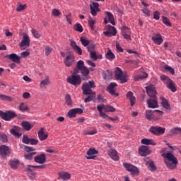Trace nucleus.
<instances>
[{"label":"nucleus","instance_id":"1","mask_svg":"<svg viewBox=\"0 0 181 181\" xmlns=\"http://www.w3.org/2000/svg\"><path fill=\"white\" fill-rule=\"evenodd\" d=\"M161 156L164 158V163L167 168L170 170H175L177 168V163L179 161L177 160V158L173 155L171 152H163L161 154Z\"/></svg>","mask_w":181,"mask_h":181},{"label":"nucleus","instance_id":"2","mask_svg":"<svg viewBox=\"0 0 181 181\" xmlns=\"http://www.w3.org/2000/svg\"><path fill=\"white\" fill-rule=\"evenodd\" d=\"M81 88L84 95H95V92L93 91L92 89L95 88V82L94 81L85 82L83 83Z\"/></svg>","mask_w":181,"mask_h":181},{"label":"nucleus","instance_id":"3","mask_svg":"<svg viewBox=\"0 0 181 181\" xmlns=\"http://www.w3.org/2000/svg\"><path fill=\"white\" fill-rule=\"evenodd\" d=\"M163 115V112L159 110H146L145 118L148 121H152V119H160V118Z\"/></svg>","mask_w":181,"mask_h":181},{"label":"nucleus","instance_id":"4","mask_svg":"<svg viewBox=\"0 0 181 181\" xmlns=\"http://www.w3.org/2000/svg\"><path fill=\"white\" fill-rule=\"evenodd\" d=\"M160 80L164 83V84H166L167 88L170 90V91L173 93H176V91H177V88H176L174 81L170 79L169 77L166 76L165 75H162L160 76Z\"/></svg>","mask_w":181,"mask_h":181},{"label":"nucleus","instance_id":"5","mask_svg":"<svg viewBox=\"0 0 181 181\" xmlns=\"http://www.w3.org/2000/svg\"><path fill=\"white\" fill-rule=\"evenodd\" d=\"M123 166L127 172H129L131 173L132 176H135V175H139V169L136 166L129 163H124Z\"/></svg>","mask_w":181,"mask_h":181},{"label":"nucleus","instance_id":"6","mask_svg":"<svg viewBox=\"0 0 181 181\" xmlns=\"http://www.w3.org/2000/svg\"><path fill=\"white\" fill-rule=\"evenodd\" d=\"M66 81L69 83V84H71L75 87L77 86H81V76H80V75H71V76L67 78Z\"/></svg>","mask_w":181,"mask_h":181},{"label":"nucleus","instance_id":"7","mask_svg":"<svg viewBox=\"0 0 181 181\" xmlns=\"http://www.w3.org/2000/svg\"><path fill=\"white\" fill-rule=\"evenodd\" d=\"M115 77L116 80H120L122 84L127 83V74H124L120 68H116L115 71Z\"/></svg>","mask_w":181,"mask_h":181},{"label":"nucleus","instance_id":"8","mask_svg":"<svg viewBox=\"0 0 181 181\" xmlns=\"http://www.w3.org/2000/svg\"><path fill=\"white\" fill-rule=\"evenodd\" d=\"M0 117L4 121H11L12 118L18 117V115L15 112L8 111L7 112H4V111L0 110Z\"/></svg>","mask_w":181,"mask_h":181},{"label":"nucleus","instance_id":"9","mask_svg":"<svg viewBox=\"0 0 181 181\" xmlns=\"http://www.w3.org/2000/svg\"><path fill=\"white\" fill-rule=\"evenodd\" d=\"M75 62L76 58L74 57V54L71 52H69L64 60V63L66 67H71V66L74 64Z\"/></svg>","mask_w":181,"mask_h":181},{"label":"nucleus","instance_id":"10","mask_svg":"<svg viewBox=\"0 0 181 181\" xmlns=\"http://www.w3.org/2000/svg\"><path fill=\"white\" fill-rule=\"evenodd\" d=\"M19 46L21 50H25V49L29 47L30 46V39L29 38V35L25 34L23 36V40L20 42Z\"/></svg>","mask_w":181,"mask_h":181},{"label":"nucleus","instance_id":"11","mask_svg":"<svg viewBox=\"0 0 181 181\" xmlns=\"http://www.w3.org/2000/svg\"><path fill=\"white\" fill-rule=\"evenodd\" d=\"M106 29L107 31L103 32V35H105V36H107V37H111V36L117 35V29H115V27L111 25H107L106 26Z\"/></svg>","mask_w":181,"mask_h":181},{"label":"nucleus","instance_id":"12","mask_svg":"<svg viewBox=\"0 0 181 181\" xmlns=\"http://www.w3.org/2000/svg\"><path fill=\"white\" fill-rule=\"evenodd\" d=\"M165 129L161 127L153 126L150 128L149 132L153 135H163L165 134Z\"/></svg>","mask_w":181,"mask_h":181},{"label":"nucleus","instance_id":"13","mask_svg":"<svg viewBox=\"0 0 181 181\" xmlns=\"http://www.w3.org/2000/svg\"><path fill=\"white\" fill-rule=\"evenodd\" d=\"M118 85L116 83H110L108 87L107 88V91L110 93L111 95H113V97H118L119 94L117 93V90L115 89V87H117Z\"/></svg>","mask_w":181,"mask_h":181},{"label":"nucleus","instance_id":"14","mask_svg":"<svg viewBox=\"0 0 181 181\" xmlns=\"http://www.w3.org/2000/svg\"><path fill=\"white\" fill-rule=\"evenodd\" d=\"M69 42L70 46L72 47L74 52L77 53V54H78L79 56H81V54H83V49H81L80 46L77 45L76 41L73 40L72 39H70Z\"/></svg>","mask_w":181,"mask_h":181},{"label":"nucleus","instance_id":"15","mask_svg":"<svg viewBox=\"0 0 181 181\" xmlns=\"http://www.w3.org/2000/svg\"><path fill=\"white\" fill-rule=\"evenodd\" d=\"M77 114L81 115L83 114V109L81 108H74L70 110L67 113V117L69 118H76Z\"/></svg>","mask_w":181,"mask_h":181},{"label":"nucleus","instance_id":"16","mask_svg":"<svg viewBox=\"0 0 181 181\" xmlns=\"http://www.w3.org/2000/svg\"><path fill=\"white\" fill-rule=\"evenodd\" d=\"M146 90L151 98H156V89L155 88V86L149 85L148 86H146Z\"/></svg>","mask_w":181,"mask_h":181},{"label":"nucleus","instance_id":"17","mask_svg":"<svg viewBox=\"0 0 181 181\" xmlns=\"http://www.w3.org/2000/svg\"><path fill=\"white\" fill-rule=\"evenodd\" d=\"M86 159H95L97 155H98V151L94 148H90L86 152Z\"/></svg>","mask_w":181,"mask_h":181},{"label":"nucleus","instance_id":"18","mask_svg":"<svg viewBox=\"0 0 181 181\" xmlns=\"http://www.w3.org/2000/svg\"><path fill=\"white\" fill-rule=\"evenodd\" d=\"M148 107V108H158L159 104L158 103L157 98H151L147 100Z\"/></svg>","mask_w":181,"mask_h":181},{"label":"nucleus","instance_id":"19","mask_svg":"<svg viewBox=\"0 0 181 181\" xmlns=\"http://www.w3.org/2000/svg\"><path fill=\"white\" fill-rule=\"evenodd\" d=\"M81 74H82V80L86 81L90 78V69L87 66H83L81 70Z\"/></svg>","mask_w":181,"mask_h":181},{"label":"nucleus","instance_id":"20","mask_svg":"<svg viewBox=\"0 0 181 181\" xmlns=\"http://www.w3.org/2000/svg\"><path fill=\"white\" fill-rule=\"evenodd\" d=\"M139 153L141 156H148L151 153V150L146 146H141L139 148Z\"/></svg>","mask_w":181,"mask_h":181},{"label":"nucleus","instance_id":"21","mask_svg":"<svg viewBox=\"0 0 181 181\" xmlns=\"http://www.w3.org/2000/svg\"><path fill=\"white\" fill-rule=\"evenodd\" d=\"M5 57L9 59V60H11V62H13V63H17L18 64H21V57L15 53L7 54L5 56Z\"/></svg>","mask_w":181,"mask_h":181},{"label":"nucleus","instance_id":"22","mask_svg":"<svg viewBox=\"0 0 181 181\" xmlns=\"http://www.w3.org/2000/svg\"><path fill=\"white\" fill-rule=\"evenodd\" d=\"M34 160L36 162V163L43 165V163H46V155L45 153H41L38 156H36L34 158Z\"/></svg>","mask_w":181,"mask_h":181},{"label":"nucleus","instance_id":"23","mask_svg":"<svg viewBox=\"0 0 181 181\" xmlns=\"http://www.w3.org/2000/svg\"><path fill=\"white\" fill-rule=\"evenodd\" d=\"M100 4L98 3H93L90 5V13L93 16H97V12H100V8H98Z\"/></svg>","mask_w":181,"mask_h":181},{"label":"nucleus","instance_id":"24","mask_svg":"<svg viewBox=\"0 0 181 181\" xmlns=\"http://www.w3.org/2000/svg\"><path fill=\"white\" fill-rule=\"evenodd\" d=\"M8 153H11V151H9V146L3 145L0 146V155L3 158H6L8 156Z\"/></svg>","mask_w":181,"mask_h":181},{"label":"nucleus","instance_id":"25","mask_svg":"<svg viewBox=\"0 0 181 181\" xmlns=\"http://www.w3.org/2000/svg\"><path fill=\"white\" fill-rule=\"evenodd\" d=\"M37 135L40 141H46L49 136V134L45 133V128L43 127H41L37 132Z\"/></svg>","mask_w":181,"mask_h":181},{"label":"nucleus","instance_id":"26","mask_svg":"<svg viewBox=\"0 0 181 181\" xmlns=\"http://www.w3.org/2000/svg\"><path fill=\"white\" fill-rule=\"evenodd\" d=\"M107 155L112 159V160H119V156H118V152L115 150L111 148L108 150Z\"/></svg>","mask_w":181,"mask_h":181},{"label":"nucleus","instance_id":"27","mask_svg":"<svg viewBox=\"0 0 181 181\" xmlns=\"http://www.w3.org/2000/svg\"><path fill=\"white\" fill-rule=\"evenodd\" d=\"M144 162H146V165L150 168V170L151 172H155L158 169L156 165H155V163L152 161V160L149 159V158H146L144 159Z\"/></svg>","mask_w":181,"mask_h":181},{"label":"nucleus","instance_id":"28","mask_svg":"<svg viewBox=\"0 0 181 181\" xmlns=\"http://www.w3.org/2000/svg\"><path fill=\"white\" fill-rule=\"evenodd\" d=\"M19 131H21V128L18 126H14L13 128L10 130V132L13 135V136L21 138V136H22V134L19 133Z\"/></svg>","mask_w":181,"mask_h":181},{"label":"nucleus","instance_id":"29","mask_svg":"<svg viewBox=\"0 0 181 181\" xmlns=\"http://www.w3.org/2000/svg\"><path fill=\"white\" fill-rule=\"evenodd\" d=\"M127 98L129 100L132 107H134L135 103H136V99L134 96V93L132 91H129L127 94Z\"/></svg>","mask_w":181,"mask_h":181},{"label":"nucleus","instance_id":"30","mask_svg":"<svg viewBox=\"0 0 181 181\" xmlns=\"http://www.w3.org/2000/svg\"><path fill=\"white\" fill-rule=\"evenodd\" d=\"M152 40H153L154 43L156 45H162L163 42V39H162V36L160 34H156V36L152 37Z\"/></svg>","mask_w":181,"mask_h":181},{"label":"nucleus","instance_id":"31","mask_svg":"<svg viewBox=\"0 0 181 181\" xmlns=\"http://www.w3.org/2000/svg\"><path fill=\"white\" fill-rule=\"evenodd\" d=\"M58 175L62 180H69L70 177H71V175L69 173H66L64 171L58 173Z\"/></svg>","mask_w":181,"mask_h":181},{"label":"nucleus","instance_id":"32","mask_svg":"<svg viewBox=\"0 0 181 181\" xmlns=\"http://www.w3.org/2000/svg\"><path fill=\"white\" fill-rule=\"evenodd\" d=\"M98 111L99 112V115L102 118H107L108 115L103 112V110H104V104H100L97 106Z\"/></svg>","mask_w":181,"mask_h":181},{"label":"nucleus","instance_id":"33","mask_svg":"<svg viewBox=\"0 0 181 181\" xmlns=\"http://www.w3.org/2000/svg\"><path fill=\"white\" fill-rule=\"evenodd\" d=\"M161 100V105L163 107V108H165V110H170V105L169 104V102L166 98L164 97L160 98Z\"/></svg>","mask_w":181,"mask_h":181},{"label":"nucleus","instance_id":"34","mask_svg":"<svg viewBox=\"0 0 181 181\" xmlns=\"http://www.w3.org/2000/svg\"><path fill=\"white\" fill-rule=\"evenodd\" d=\"M49 84L50 78H49V76H46V78L40 83V88H45V87L49 86Z\"/></svg>","mask_w":181,"mask_h":181},{"label":"nucleus","instance_id":"35","mask_svg":"<svg viewBox=\"0 0 181 181\" xmlns=\"http://www.w3.org/2000/svg\"><path fill=\"white\" fill-rule=\"evenodd\" d=\"M105 13L107 14V19L110 23H111V25H112L113 26H115V20L114 19V15H112V13H111L110 11H105Z\"/></svg>","mask_w":181,"mask_h":181},{"label":"nucleus","instance_id":"36","mask_svg":"<svg viewBox=\"0 0 181 181\" xmlns=\"http://www.w3.org/2000/svg\"><path fill=\"white\" fill-rule=\"evenodd\" d=\"M141 142L143 145H153V146L156 145V143L151 139H143Z\"/></svg>","mask_w":181,"mask_h":181},{"label":"nucleus","instance_id":"37","mask_svg":"<svg viewBox=\"0 0 181 181\" xmlns=\"http://www.w3.org/2000/svg\"><path fill=\"white\" fill-rule=\"evenodd\" d=\"M9 165L12 169H18L19 168V160L13 159L10 160Z\"/></svg>","mask_w":181,"mask_h":181},{"label":"nucleus","instance_id":"38","mask_svg":"<svg viewBox=\"0 0 181 181\" xmlns=\"http://www.w3.org/2000/svg\"><path fill=\"white\" fill-rule=\"evenodd\" d=\"M21 125L25 131H30L31 128H33V125L30 124L29 122L26 121L22 122Z\"/></svg>","mask_w":181,"mask_h":181},{"label":"nucleus","instance_id":"39","mask_svg":"<svg viewBox=\"0 0 181 181\" xmlns=\"http://www.w3.org/2000/svg\"><path fill=\"white\" fill-rule=\"evenodd\" d=\"M105 57L107 60L112 62V60L115 59V54H114V53L112 52V51H111V49H109L105 54Z\"/></svg>","mask_w":181,"mask_h":181},{"label":"nucleus","instance_id":"40","mask_svg":"<svg viewBox=\"0 0 181 181\" xmlns=\"http://www.w3.org/2000/svg\"><path fill=\"white\" fill-rule=\"evenodd\" d=\"M81 45H83L84 47H88V45L91 43L88 39L85 37H81L80 38Z\"/></svg>","mask_w":181,"mask_h":181},{"label":"nucleus","instance_id":"41","mask_svg":"<svg viewBox=\"0 0 181 181\" xmlns=\"http://www.w3.org/2000/svg\"><path fill=\"white\" fill-rule=\"evenodd\" d=\"M19 110L21 111V112H26L29 111V107L25 103H21L18 107Z\"/></svg>","mask_w":181,"mask_h":181},{"label":"nucleus","instance_id":"42","mask_svg":"<svg viewBox=\"0 0 181 181\" xmlns=\"http://www.w3.org/2000/svg\"><path fill=\"white\" fill-rule=\"evenodd\" d=\"M74 30H76V32H79L80 33H82L83 30H84V29L83 28V25H81L80 23H76L74 25Z\"/></svg>","mask_w":181,"mask_h":181},{"label":"nucleus","instance_id":"43","mask_svg":"<svg viewBox=\"0 0 181 181\" xmlns=\"http://www.w3.org/2000/svg\"><path fill=\"white\" fill-rule=\"evenodd\" d=\"M65 101H66V105H68V107H71L73 105V102L71 100V96L70 95V94L66 95Z\"/></svg>","mask_w":181,"mask_h":181},{"label":"nucleus","instance_id":"44","mask_svg":"<svg viewBox=\"0 0 181 181\" xmlns=\"http://www.w3.org/2000/svg\"><path fill=\"white\" fill-rule=\"evenodd\" d=\"M148 78V74L144 73L143 75H137L134 77L135 81H139V80H144V78Z\"/></svg>","mask_w":181,"mask_h":181},{"label":"nucleus","instance_id":"45","mask_svg":"<svg viewBox=\"0 0 181 181\" xmlns=\"http://www.w3.org/2000/svg\"><path fill=\"white\" fill-rule=\"evenodd\" d=\"M103 110H105L106 112H115V108L110 105H107L106 106L105 105H104Z\"/></svg>","mask_w":181,"mask_h":181},{"label":"nucleus","instance_id":"46","mask_svg":"<svg viewBox=\"0 0 181 181\" xmlns=\"http://www.w3.org/2000/svg\"><path fill=\"white\" fill-rule=\"evenodd\" d=\"M89 53H90V59H93V60H97L98 59H103V56L101 55L97 56V53L94 51H92Z\"/></svg>","mask_w":181,"mask_h":181},{"label":"nucleus","instance_id":"47","mask_svg":"<svg viewBox=\"0 0 181 181\" xmlns=\"http://www.w3.org/2000/svg\"><path fill=\"white\" fill-rule=\"evenodd\" d=\"M96 45H95V43H94V42H90L88 45V47H86V48H87V50H88V52H94V50H95V47H96Z\"/></svg>","mask_w":181,"mask_h":181},{"label":"nucleus","instance_id":"48","mask_svg":"<svg viewBox=\"0 0 181 181\" xmlns=\"http://www.w3.org/2000/svg\"><path fill=\"white\" fill-rule=\"evenodd\" d=\"M0 100L2 101H12V97L4 94H0Z\"/></svg>","mask_w":181,"mask_h":181},{"label":"nucleus","instance_id":"49","mask_svg":"<svg viewBox=\"0 0 181 181\" xmlns=\"http://www.w3.org/2000/svg\"><path fill=\"white\" fill-rule=\"evenodd\" d=\"M34 155H36V152H32L30 153L29 154H25L24 155V158L25 159H26V160H32V159H33Z\"/></svg>","mask_w":181,"mask_h":181},{"label":"nucleus","instance_id":"50","mask_svg":"<svg viewBox=\"0 0 181 181\" xmlns=\"http://www.w3.org/2000/svg\"><path fill=\"white\" fill-rule=\"evenodd\" d=\"M83 67H86V66H84V62L83 60L78 61L76 64V69L81 70L83 69Z\"/></svg>","mask_w":181,"mask_h":181},{"label":"nucleus","instance_id":"51","mask_svg":"<svg viewBox=\"0 0 181 181\" xmlns=\"http://www.w3.org/2000/svg\"><path fill=\"white\" fill-rule=\"evenodd\" d=\"M22 142H23V144L29 145V144H30V139L29 138V136H28V135H23Z\"/></svg>","mask_w":181,"mask_h":181},{"label":"nucleus","instance_id":"52","mask_svg":"<svg viewBox=\"0 0 181 181\" xmlns=\"http://www.w3.org/2000/svg\"><path fill=\"white\" fill-rule=\"evenodd\" d=\"M171 134H174L176 135H179L180 134H181V129L180 127H175L173 128L170 130Z\"/></svg>","mask_w":181,"mask_h":181},{"label":"nucleus","instance_id":"53","mask_svg":"<svg viewBox=\"0 0 181 181\" xmlns=\"http://www.w3.org/2000/svg\"><path fill=\"white\" fill-rule=\"evenodd\" d=\"M163 23H164V25H166V26H172V23H170V21H169V18L163 16Z\"/></svg>","mask_w":181,"mask_h":181},{"label":"nucleus","instance_id":"54","mask_svg":"<svg viewBox=\"0 0 181 181\" xmlns=\"http://www.w3.org/2000/svg\"><path fill=\"white\" fill-rule=\"evenodd\" d=\"M31 33H33L34 37H35L36 39H39L40 37V33H39V32L35 29H32L31 30Z\"/></svg>","mask_w":181,"mask_h":181},{"label":"nucleus","instance_id":"55","mask_svg":"<svg viewBox=\"0 0 181 181\" xmlns=\"http://www.w3.org/2000/svg\"><path fill=\"white\" fill-rule=\"evenodd\" d=\"M52 16H60L62 15V12L59 11L57 8H54L52 12Z\"/></svg>","mask_w":181,"mask_h":181},{"label":"nucleus","instance_id":"56","mask_svg":"<svg viewBox=\"0 0 181 181\" xmlns=\"http://www.w3.org/2000/svg\"><path fill=\"white\" fill-rule=\"evenodd\" d=\"M130 31H129V28L127 26H123L122 28V35H127V34H129Z\"/></svg>","mask_w":181,"mask_h":181},{"label":"nucleus","instance_id":"57","mask_svg":"<svg viewBox=\"0 0 181 181\" xmlns=\"http://www.w3.org/2000/svg\"><path fill=\"white\" fill-rule=\"evenodd\" d=\"M0 141L1 142H8V136L5 134H0Z\"/></svg>","mask_w":181,"mask_h":181},{"label":"nucleus","instance_id":"58","mask_svg":"<svg viewBox=\"0 0 181 181\" xmlns=\"http://www.w3.org/2000/svg\"><path fill=\"white\" fill-rule=\"evenodd\" d=\"M52 47L50 46L47 45L45 47V56H49L52 52Z\"/></svg>","mask_w":181,"mask_h":181},{"label":"nucleus","instance_id":"59","mask_svg":"<svg viewBox=\"0 0 181 181\" xmlns=\"http://www.w3.org/2000/svg\"><path fill=\"white\" fill-rule=\"evenodd\" d=\"M153 19L156 21H159L160 19V13L158 11L153 13Z\"/></svg>","mask_w":181,"mask_h":181},{"label":"nucleus","instance_id":"60","mask_svg":"<svg viewBox=\"0 0 181 181\" xmlns=\"http://www.w3.org/2000/svg\"><path fill=\"white\" fill-rule=\"evenodd\" d=\"M26 8V4H20L17 8H16V11L17 12H21L22 11H24V9Z\"/></svg>","mask_w":181,"mask_h":181},{"label":"nucleus","instance_id":"61","mask_svg":"<svg viewBox=\"0 0 181 181\" xmlns=\"http://www.w3.org/2000/svg\"><path fill=\"white\" fill-rule=\"evenodd\" d=\"M24 151H25V152H34L35 148L30 147L29 146H25Z\"/></svg>","mask_w":181,"mask_h":181},{"label":"nucleus","instance_id":"62","mask_svg":"<svg viewBox=\"0 0 181 181\" xmlns=\"http://www.w3.org/2000/svg\"><path fill=\"white\" fill-rule=\"evenodd\" d=\"M97 133V130H93V131H84L83 134L85 135H95Z\"/></svg>","mask_w":181,"mask_h":181},{"label":"nucleus","instance_id":"63","mask_svg":"<svg viewBox=\"0 0 181 181\" xmlns=\"http://www.w3.org/2000/svg\"><path fill=\"white\" fill-rule=\"evenodd\" d=\"M165 71H168V73H170L171 74H175V69L170 66H165Z\"/></svg>","mask_w":181,"mask_h":181},{"label":"nucleus","instance_id":"64","mask_svg":"<svg viewBox=\"0 0 181 181\" xmlns=\"http://www.w3.org/2000/svg\"><path fill=\"white\" fill-rule=\"evenodd\" d=\"M143 13L146 15V16H151V11L146 8H143L142 10Z\"/></svg>","mask_w":181,"mask_h":181}]
</instances>
